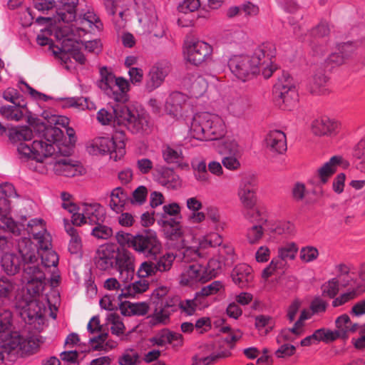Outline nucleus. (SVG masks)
I'll return each mask as SVG.
<instances>
[{"label": "nucleus", "instance_id": "f257e3e1", "mask_svg": "<svg viewBox=\"0 0 365 365\" xmlns=\"http://www.w3.org/2000/svg\"><path fill=\"white\" fill-rule=\"evenodd\" d=\"M135 239L133 250L153 259L145 261L140 264L137 272L139 277H148L170 270L176 257L170 252L160 255L163 246L154 230H143L135 234Z\"/></svg>", "mask_w": 365, "mask_h": 365}, {"label": "nucleus", "instance_id": "f03ea898", "mask_svg": "<svg viewBox=\"0 0 365 365\" xmlns=\"http://www.w3.org/2000/svg\"><path fill=\"white\" fill-rule=\"evenodd\" d=\"M275 54L274 45L264 43L255 48L252 56H232L228 61V66L232 73L243 82L252 79L260 71L265 78H269L277 69L272 61Z\"/></svg>", "mask_w": 365, "mask_h": 365}, {"label": "nucleus", "instance_id": "7ed1b4c3", "mask_svg": "<svg viewBox=\"0 0 365 365\" xmlns=\"http://www.w3.org/2000/svg\"><path fill=\"white\" fill-rule=\"evenodd\" d=\"M45 140H34L31 145L21 143L18 145L19 158L24 160H34L41 164L44 159L54 154L62 156H69L72 153V146L64 145L62 140L64 138L63 131L56 126L45 127L43 131Z\"/></svg>", "mask_w": 365, "mask_h": 365}, {"label": "nucleus", "instance_id": "20e7f679", "mask_svg": "<svg viewBox=\"0 0 365 365\" xmlns=\"http://www.w3.org/2000/svg\"><path fill=\"white\" fill-rule=\"evenodd\" d=\"M134 260V256L129 250L109 243L101 245L93 257L94 264L98 269L108 271L114 269L125 282L133 279Z\"/></svg>", "mask_w": 365, "mask_h": 365}, {"label": "nucleus", "instance_id": "39448f33", "mask_svg": "<svg viewBox=\"0 0 365 365\" xmlns=\"http://www.w3.org/2000/svg\"><path fill=\"white\" fill-rule=\"evenodd\" d=\"M1 337L0 364L4 361L6 354L24 357L36 353L42 342L38 335L24 336L16 331L5 333L4 336Z\"/></svg>", "mask_w": 365, "mask_h": 365}, {"label": "nucleus", "instance_id": "423d86ee", "mask_svg": "<svg viewBox=\"0 0 365 365\" xmlns=\"http://www.w3.org/2000/svg\"><path fill=\"white\" fill-rule=\"evenodd\" d=\"M226 132L223 120L216 114L205 112L192 117L190 127V136L198 140H216Z\"/></svg>", "mask_w": 365, "mask_h": 365}, {"label": "nucleus", "instance_id": "0eeeda50", "mask_svg": "<svg viewBox=\"0 0 365 365\" xmlns=\"http://www.w3.org/2000/svg\"><path fill=\"white\" fill-rule=\"evenodd\" d=\"M17 196L14 186L9 182L0 184V215L1 221L6 226H0V250L4 252L8 248L7 232L14 235H20V228L17 223L6 215L10 210V202L9 198Z\"/></svg>", "mask_w": 365, "mask_h": 365}, {"label": "nucleus", "instance_id": "6e6552de", "mask_svg": "<svg viewBox=\"0 0 365 365\" xmlns=\"http://www.w3.org/2000/svg\"><path fill=\"white\" fill-rule=\"evenodd\" d=\"M125 132L121 128L115 129L112 138L98 137L87 146L88 152L91 155H110L115 161L120 160L125 154Z\"/></svg>", "mask_w": 365, "mask_h": 365}, {"label": "nucleus", "instance_id": "1a4fd4ad", "mask_svg": "<svg viewBox=\"0 0 365 365\" xmlns=\"http://www.w3.org/2000/svg\"><path fill=\"white\" fill-rule=\"evenodd\" d=\"M100 76L97 85L108 98L116 103H125L128 101L130 83L128 80L123 77H115L106 66L101 68Z\"/></svg>", "mask_w": 365, "mask_h": 365}, {"label": "nucleus", "instance_id": "9d476101", "mask_svg": "<svg viewBox=\"0 0 365 365\" xmlns=\"http://www.w3.org/2000/svg\"><path fill=\"white\" fill-rule=\"evenodd\" d=\"M17 249L23 262L24 280L31 279V278L45 279V274L37 264L38 255L31 240L27 237L19 239Z\"/></svg>", "mask_w": 365, "mask_h": 365}, {"label": "nucleus", "instance_id": "9b49d317", "mask_svg": "<svg viewBox=\"0 0 365 365\" xmlns=\"http://www.w3.org/2000/svg\"><path fill=\"white\" fill-rule=\"evenodd\" d=\"M273 95L276 104L283 110H291L298 101V95L292 77L283 72L274 86Z\"/></svg>", "mask_w": 365, "mask_h": 365}, {"label": "nucleus", "instance_id": "f8f14e48", "mask_svg": "<svg viewBox=\"0 0 365 365\" xmlns=\"http://www.w3.org/2000/svg\"><path fill=\"white\" fill-rule=\"evenodd\" d=\"M118 113V126L125 127L132 133H148L150 131V123L148 115L139 113L138 110H131L125 105Z\"/></svg>", "mask_w": 365, "mask_h": 365}, {"label": "nucleus", "instance_id": "ddd939ff", "mask_svg": "<svg viewBox=\"0 0 365 365\" xmlns=\"http://www.w3.org/2000/svg\"><path fill=\"white\" fill-rule=\"evenodd\" d=\"M192 110L189 97L179 91H173L169 94L165 103V111L173 117L187 115Z\"/></svg>", "mask_w": 365, "mask_h": 365}, {"label": "nucleus", "instance_id": "4468645a", "mask_svg": "<svg viewBox=\"0 0 365 365\" xmlns=\"http://www.w3.org/2000/svg\"><path fill=\"white\" fill-rule=\"evenodd\" d=\"M170 70V63L165 60L153 66L146 76L144 86L145 91L150 93L160 87Z\"/></svg>", "mask_w": 365, "mask_h": 365}, {"label": "nucleus", "instance_id": "2eb2a0df", "mask_svg": "<svg viewBox=\"0 0 365 365\" xmlns=\"http://www.w3.org/2000/svg\"><path fill=\"white\" fill-rule=\"evenodd\" d=\"M16 308L20 317L27 324H31L43 317V311L39 303L34 299H19L16 302Z\"/></svg>", "mask_w": 365, "mask_h": 365}, {"label": "nucleus", "instance_id": "dca6fc26", "mask_svg": "<svg viewBox=\"0 0 365 365\" xmlns=\"http://www.w3.org/2000/svg\"><path fill=\"white\" fill-rule=\"evenodd\" d=\"M212 48L210 44L202 41H195L186 48L187 60L198 66L211 56Z\"/></svg>", "mask_w": 365, "mask_h": 365}, {"label": "nucleus", "instance_id": "f3484780", "mask_svg": "<svg viewBox=\"0 0 365 365\" xmlns=\"http://www.w3.org/2000/svg\"><path fill=\"white\" fill-rule=\"evenodd\" d=\"M68 157L63 156L62 158L49 163L50 165H52L55 174L68 178L81 175L82 167L77 161L72 160Z\"/></svg>", "mask_w": 365, "mask_h": 365}, {"label": "nucleus", "instance_id": "a211bd4d", "mask_svg": "<svg viewBox=\"0 0 365 365\" xmlns=\"http://www.w3.org/2000/svg\"><path fill=\"white\" fill-rule=\"evenodd\" d=\"M154 180L168 189L177 190L181 186V180L173 169L161 167L153 173Z\"/></svg>", "mask_w": 365, "mask_h": 365}, {"label": "nucleus", "instance_id": "6ab92c4d", "mask_svg": "<svg viewBox=\"0 0 365 365\" xmlns=\"http://www.w3.org/2000/svg\"><path fill=\"white\" fill-rule=\"evenodd\" d=\"M340 124L338 121L327 116L314 120L312 123V131L315 135H334L339 130Z\"/></svg>", "mask_w": 365, "mask_h": 365}, {"label": "nucleus", "instance_id": "aec40b11", "mask_svg": "<svg viewBox=\"0 0 365 365\" xmlns=\"http://www.w3.org/2000/svg\"><path fill=\"white\" fill-rule=\"evenodd\" d=\"M206 273V269L204 266L194 263L189 265V267L182 274L181 282L182 283L192 286L197 282H207L208 277Z\"/></svg>", "mask_w": 365, "mask_h": 365}, {"label": "nucleus", "instance_id": "412c9836", "mask_svg": "<svg viewBox=\"0 0 365 365\" xmlns=\"http://www.w3.org/2000/svg\"><path fill=\"white\" fill-rule=\"evenodd\" d=\"M256 187L251 178H243L240 184L238 195L245 208H250L255 205Z\"/></svg>", "mask_w": 365, "mask_h": 365}, {"label": "nucleus", "instance_id": "4be33fe9", "mask_svg": "<svg viewBox=\"0 0 365 365\" xmlns=\"http://www.w3.org/2000/svg\"><path fill=\"white\" fill-rule=\"evenodd\" d=\"M266 147L274 153L282 154L287 150V138L279 130H270L265 138Z\"/></svg>", "mask_w": 365, "mask_h": 365}, {"label": "nucleus", "instance_id": "5701e85b", "mask_svg": "<svg viewBox=\"0 0 365 365\" xmlns=\"http://www.w3.org/2000/svg\"><path fill=\"white\" fill-rule=\"evenodd\" d=\"M231 277L239 287H247L253 279L252 269L247 264H239L232 269Z\"/></svg>", "mask_w": 365, "mask_h": 365}, {"label": "nucleus", "instance_id": "b1692460", "mask_svg": "<svg viewBox=\"0 0 365 365\" xmlns=\"http://www.w3.org/2000/svg\"><path fill=\"white\" fill-rule=\"evenodd\" d=\"M59 8L57 10V18L63 23H71L76 19V6L78 0H57Z\"/></svg>", "mask_w": 365, "mask_h": 365}, {"label": "nucleus", "instance_id": "393cba45", "mask_svg": "<svg viewBox=\"0 0 365 365\" xmlns=\"http://www.w3.org/2000/svg\"><path fill=\"white\" fill-rule=\"evenodd\" d=\"M109 198L108 205L112 211L119 214L124 210L129 195L123 187H117L111 190Z\"/></svg>", "mask_w": 365, "mask_h": 365}, {"label": "nucleus", "instance_id": "a878e982", "mask_svg": "<svg viewBox=\"0 0 365 365\" xmlns=\"http://www.w3.org/2000/svg\"><path fill=\"white\" fill-rule=\"evenodd\" d=\"M123 107H124V103H116L114 106L103 108L97 113V120L103 125L113 123L115 128V126L118 125V120L120 119L116 111H118L117 110H120Z\"/></svg>", "mask_w": 365, "mask_h": 365}, {"label": "nucleus", "instance_id": "bb28decb", "mask_svg": "<svg viewBox=\"0 0 365 365\" xmlns=\"http://www.w3.org/2000/svg\"><path fill=\"white\" fill-rule=\"evenodd\" d=\"M120 313L124 316H144L149 309V306L146 302L131 303L129 302H123V298L118 300Z\"/></svg>", "mask_w": 365, "mask_h": 365}, {"label": "nucleus", "instance_id": "cd10ccee", "mask_svg": "<svg viewBox=\"0 0 365 365\" xmlns=\"http://www.w3.org/2000/svg\"><path fill=\"white\" fill-rule=\"evenodd\" d=\"M181 219H170L169 221H159L158 224L162 227L165 237L170 240H178L182 237V230L180 224Z\"/></svg>", "mask_w": 365, "mask_h": 365}, {"label": "nucleus", "instance_id": "c85d7f7f", "mask_svg": "<svg viewBox=\"0 0 365 365\" xmlns=\"http://www.w3.org/2000/svg\"><path fill=\"white\" fill-rule=\"evenodd\" d=\"M341 160L342 158L341 156L334 155L317 170V177L322 184H325L328 179L334 173L336 165L340 164Z\"/></svg>", "mask_w": 365, "mask_h": 365}, {"label": "nucleus", "instance_id": "c756f323", "mask_svg": "<svg viewBox=\"0 0 365 365\" xmlns=\"http://www.w3.org/2000/svg\"><path fill=\"white\" fill-rule=\"evenodd\" d=\"M9 139L12 143L29 141L33 138V131L29 126H16L9 128Z\"/></svg>", "mask_w": 365, "mask_h": 365}, {"label": "nucleus", "instance_id": "7c9ffc66", "mask_svg": "<svg viewBox=\"0 0 365 365\" xmlns=\"http://www.w3.org/2000/svg\"><path fill=\"white\" fill-rule=\"evenodd\" d=\"M140 278V280L135 281L121 289L120 293L118 294V300H121L123 297H135L136 294L143 293L148 289L149 284L145 279V277Z\"/></svg>", "mask_w": 365, "mask_h": 365}, {"label": "nucleus", "instance_id": "2f4dec72", "mask_svg": "<svg viewBox=\"0 0 365 365\" xmlns=\"http://www.w3.org/2000/svg\"><path fill=\"white\" fill-rule=\"evenodd\" d=\"M337 330L333 331L339 334V338H346L349 332L355 331L358 324H353L348 314H344L338 317L335 321Z\"/></svg>", "mask_w": 365, "mask_h": 365}, {"label": "nucleus", "instance_id": "473e14b6", "mask_svg": "<svg viewBox=\"0 0 365 365\" xmlns=\"http://www.w3.org/2000/svg\"><path fill=\"white\" fill-rule=\"evenodd\" d=\"M1 264L8 275H14L20 269L21 260L17 255L6 252L1 256Z\"/></svg>", "mask_w": 365, "mask_h": 365}, {"label": "nucleus", "instance_id": "72a5a7b5", "mask_svg": "<svg viewBox=\"0 0 365 365\" xmlns=\"http://www.w3.org/2000/svg\"><path fill=\"white\" fill-rule=\"evenodd\" d=\"M84 213L87 224L93 225L103 221V208L99 203L86 205L84 208Z\"/></svg>", "mask_w": 365, "mask_h": 365}, {"label": "nucleus", "instance_id": "f704fd0d", "mask_svg": "<svg viewBox=\"0 0 365 365\" xmlns=\"http://www.w3.org/2000/svg\"><path fill=\"white\" fill-rule=\"evenodd\" d=\"M171 313L160 304L155 302V307L152 315L149 316V323L151 326L159 324H167L170 322V316Z\"/></svg>", "mask_w": 365, "mask_h": 365}, {"label": "nucleus", "instance_id": "c9c22d12", "mask_svg": "<svg viewBox=\"0 0 365 365\" xmlns=\"http://www.w3.org/2000/svg\"><path fill=\"white\" fill-rule=\"evenodd\" d=\"M65 229L67 234L71 237L68 244L69 252L72 255L81 252L82 249V240L77 229H76L71 225H66Z\"/></svg>", "mask_w": 365, "mask_h": 365}, {"label": "nucleus", "instance_id": "e433bc0d", "mask_svg": "<svg viewBox=\"0 0 365 365\" xmlns=\"http://www.w3.org/2000/svg\"><path fill=\"white\" fill-rule=\"evenodd\" d=\"M32 236L35 240H36L38 245V249L36 247V255L41 252L51 249V236L46 231L45 228L38 230L37 232H32Z\"/></svg>", "mask_w": 365, "mask_h": 365}, {"label": "nucleus", "instance_id": "4c0bfd02", "mask_svg": "<svg viewBox=\"0 0 365 365\" xmlns=\"http://www.w3.org/2000/svg\"><path fill=\"white\" fill-rule=\"evenodd\" d=\"M328 78L323 72H318L314 74L311 86V92L317 95H325L329 93L327 88Z\"/></svg>", "mask_w": 365, "mask_h": 365}, {"label": "nucleus", "instance_id": "58836bf2", "mask_svg": "<svg viewBox=\"0 0 365 365\" xmlns=\"http://www.w3.org/2000/svg\"><path fill=\"white\" fill-rule=\"evenodd\" d=\"M156 217H158V222L160 221H169L170 219H181L180 208L178 204L173 202L169 205H165L163 207L161 212L155 214Z\"/></svg>", "mask_w": 365, "mask_h": 365}, {"label": "nucleus", "instance_id": "ea45409f", "mask_svg": "<svg viewBox=\"0 0 365 365\" xmlns=\"http://www.w3.org/2000/svg\"><path fill=\"white\" fill-rule=\"evenodd\" d=\"M198 306L200 308L206 307L208 306V302L196 300V295L195 294V297L192 299L180 300L179 309L187 315L191 316L195 313L196 307Z\"/></svg>", "mask_w": 365, "mask_h": 365}, {"label": "nucleus", "instance_id": "a19ab883", "mask_svg": "<svg viewBox=\"0 0 365 365\" xmlns=\"http://www.w3.org/2000/svg\"><path fill=\"white\" fill-rule=\"evenodd\" d=\"M297 251L298 247L296 243H287L286 245L279 247L278 257L276 259H279L284 266V262H287V260H292L295 258Z\"/></svg>", "mask_w": 365, "mask_h": 365}, {"label": "nucleus", "instance_id": "79ce46f5", "mask_svg": "<svg viewBox=\"0 0 365 365\" xmlns=\"http://www.w3.org/2000/svg\"><path fill=\"white\" fill-rule=\"evenodd\" d=\"M208 84L207 81L201 76H197L191 83L189 91L192 97L198 98L207 91Z\"/></svg>", "mask_w": 365, "mask_h": 365}, {"label": "nucleus", "instance_id": "37998d69", "mask_svg": "<svg viewBox=\"0 0 365 365\" xmlns=\"http://www.w3.org/2000/svg\"><path fill=\"white\" fill-rule=\"evenodd\" d=\"M223 287L220 281H214L210 284L203 287L200 292L195 293L196 300L206 301V297L217 294Z\"/></svg>", "mask_w": 365, "mask_h": 365}, {"label": "nucleus", "instance_id": "c03bdc74", "mask_svg": "<svg viewBox=\"0 0 365 365\" xmlns=\"http://www.w3.org/2000/svg\"><path fill=\"white\" fill-rule=\"evenodd\" d=\"M245 217L255 225H264L267 222V216L254 205L250 208H245L244 212Z\"/></svg>", "mask_w": 365, "mask_h": 365}, {"label": "nucleus", "instance_id": "a18cd8bd", "mask_svg": "<svg viewBox=\"0 0 365 365\" xmlns=\"http://www.w3.org/2000/svg\"><path fill=\"white\" fill-rule=\"evenodd\" d=\"M26 281V290L28 294L31 297H34L36 295H39L44 289V286L46 284V278L45 279H27Z\"/></svg>", "mask_w": 365, "mask_h": 365}, {"label": "nucleus", "instance_id": "49530a36", "mask_svg": "<svg viewBox=\"0 0 365 365\" xmlns=\"http://www.w3.org/2000/svg\"><path fill=\"white\" fill-rule=\"evenodd\" d=\"M118 361L120 365H138L140 363V355L133 349H127L118 357Z\"/></svg>", "mask_w": 365, "mask_h": 365}, {"label": "nucleus", "instance_id": "de8ad7c7", "mask_svg": "<svg viewBox=\"0 0 365 365\" xmlns=\"http://www.w3.org/2000/svg\"><path fill=\"white\" fill-rule=\"evenodd\" d=\"M0 113L9 120H20L24 113L20 108L14 106H3L0 108Z\"/></svg>", "mask_w": 365, "mask_h": 365}, {"label": "nucleus", "instance_id": "09e8293b", "mask_svg": "<svg viewBox=\"0 0 365 365\" xmlns=\"http://www.w3.org/2000/svg\"><path fill=\"white\" fill-rule=\"evenodd\" d=\"M313 337L317 343L320 341L329 343L337 339L339 334L330 329L321 328L314 331Z\"/></svg>", "mask_w": 365, "mask_h": 365}, {"label": "nucleus", "instance_id": "8fccbe9b", "mask_svg": "<svg viewBox=\"0 0 365 365\" xmlns=\"http://www.w3.org/2000/svg\"><path fill=\"white\" fill-rule=\"evenodd\" d=\"M164 160L168 163H178L182 158L181 150L174 149L170 145H166L162 150Z\"/></svg>", "mask_w": 365, "mask_h": 365}, {"label": "nucleus", "instance_id": "3c124183", "mask_svg": "<svg viewBox=\"0 0 365 365\" xmlns=\"http://www.w3.org/2000/svg\"><path fill=\"white\" fill-rule=\"evenodd\" d=\"M101 222L93 225L91 235L97 239L107 240L113 235V230L107 225H102Z\"/></svg>", "mask_w": 365, "mask_h": 365}, {"label": "nucleus", "instance_id": "603ef678", "mask_svg": "<svg viewBox=\"0 0 365 365\" xmlns=\"http://www.w3.org/2000/svg\"><path fill=\"white\" fill-rule=\"evenodd\" d=\"M41 255V262L45 267H56L58 263V255L51 249L38 253Z\"/></svg>", "mask_w": 365, "mask_h": 365}, {"label": "nucleus", "instance_id": "864d4df0", "mask_svg": "<svg viewBox=\"0 0 365 365\" xmlns=\"http://www.w3.org/2000/svg\"><path fill=\"white\" fill-rule=\"evenodd\" d=\"M64 107H73L79 110L91 109L89 106L88 98L84 97H72L62 99Z\"/></svg>", "mask_w": 365, "mask_h": 365}, {"label": "nucleus", "instance_id": "5fc2aeb1", "mask_svg": "<svg viewBox=\"0 0 365 365\" xmlns=\"http://www.w3.org/2000/svg\"><path fill=\"white\" fill-rule=\"evenodd\" d=\"M339 280L337 278L329 279L322 286V295L334 299L339 292Z\"/></svg>", "mask_w": 365, "mask_h": 365}, {"label": "nucleus", "instance_id": "6e6d98bb", "mask_svg": "<svg viewBox=\"0 0 365 365\" xmlns=\"http://www.w3.org/2000/svg\"><path fill=\"white\" fill-rule=\"evenodd\" d=\"M135 235L125 232L122 230L117 232L115 234V239L122 248L127 247L133 250V245L135 241Z\"/></svg>", "mask_w": 365, "mask_h": 365}, {"label": "nucleus", "instance_id": "4d7b16f0", "mask_svg": "<svg viewBox=\"0 0 365 365\" xmlns=\"http://www.w3.org/2000/svg\"><path fill=\"white\" fill-rule=\"evenodd\" d=\"M263 225H253L247 230V239L250 244H255L262 237L264 230Z\"/></svg>", "mask_w": 365, "mask_h": 365}, {"label": "nucleus", "instance_id": "13d9d810", "mask_svg": "<svg viewBox=\"0 0 365 365\" xmlns=\"http://www.w3.org/2000/svg\"><path fill=\"white\" fill-rule=\"evenodd\" d=\"M204 268L206 269V273L208 277V279H211L213 277H215L220 272L222 269V263L221 262L215 258L210 259L207 263L206 266H204Z\"/></svg>", "mask_w": 365, "mask_h": 365}, {"label": "nucleus", "instance_id": "bf43d9fd", "mask_svg": "<svg viewBox=\"0 0 365 365\" xmlns=\"http://www.w3.org/2000/svg\"><path fill=\"white\" fill-rule=\"evenodd\" d=\"M245 37V34L241 30L226 31L222 36V40L225 43H239L242 42Z\"/></svg>", "mask_w": 365, "mask_h": 365}, {"label": "nucleus", "instance_id": "052dcab7", "mask_svg": "<svg viewBox=\"0 0 365 365\" xmlns=\"http://www.w3.org/2000/svg\"><path fill=\"white\" fill-rule=\"evenodd\" d=\"M180 299L178 296L173 297H167L163 299H159L158 300V302L168 309L170 313H173L178 312L179 309V303Z\"/></svg>", "mask_w": 365, "mask_h": 365}, {"label": "nucleus", "instance_id": "680f3d73", "mask_svg": "<svg viewBox=\"0 0 365 365\" xmlns=\"http://www.w3.org/2000/svg\"><path fill=\"white\" fill-rule=\"evenodd\" d=\"M345 62L343 55L338 52L331 53L324 61V68L327 70L339 66Z\"/></svg>", "mask_w": 365, "mask_h": 365}, {"label": "nucleus", "instance_id": "e2e57ef3", "mask_svg": "<svg viewBox=\"0 0 365 365\" xmlns=\"http://www.w3.org/2000/svg\"><path fill=\"white\" fill-rule=\"evenodd\" d=\"M319 256L318 250L312 246L302 247L300 250V259L304 262H310Z\"/></svg>", "mask_w": 365, "mask_h": 365}, {"label": "nucleus", "instance_id": "0e129e2a", "mask_svg": "<svg viewBox=\"0 0 365 365\" xmlns=\"http://www.w3.org/2000/svg\"><path fill=\"white\" fill-rule=\"evenodd\" d=\"M328 303L320 297H315L310 303L309 308L312 314L324 313L327 310Z\"/></svg>", "mask_w": 365, "mask_h": 365}, {"label": "nucleus", "instance_id": "69168bd1", "mask_svg": "<svg viewBox=\"0 0 365 365\" xmlns=\"http://www.w3.org/2000/svg\"><path fill=\"white\" fill-rule=\"evenodd\" d=\"M357 295L356 291L351 290L340 294L338 297L334 298L331 305L337 307L345 304L346 303L354 299Z\"/></svg>", "mask_w": 365, "mask_h": 365}, {"label": "nucleus", "instance_id": "338daca9", "mask_svg": "<svg viewBox=\"0 0 365 365\" xmlns=\"http://www.w3.org/2000/svg\"><path fill=\"white\" fill-rule=\"evenodd\" d=\"M147 195L148 189L146 187L140 185L133 192L131 202L133 204L142 205L145 202Z\"/></svg>", "mask_w": 365, "mask_h": 365}, {"label": "nucleus", "instance_id": "774afa93", "mask_svg": "<svg viewBox=\"0 0 365 365\" xmlns=\"http://www.w3.org/2000/svg\"><path fill=\"white\" fill-rule=\"evenodd\" d=\"M14 289V284L7 277H0V297H7Z\"/></svg>", "mask_w": 365, "mask_h": 365}]
</instances>
